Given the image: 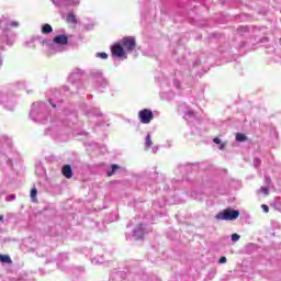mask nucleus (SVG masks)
Here are the masks:
<instances>
[{"label": "nucleus", "instance_id": "obj_1", "mask_svg": "<svg viewBox=\"0 0 281 281\" xmlns=\"http://www.w3.org/2000/svg\"><path fill=\"white\" fill-rule=\"evenodd\" d=\"M76 125H78V112L74 105H66L60 113L53 116L50 127L45 130L44 135L58 137L60 133H65V128H76Z\"/></svg>", "mask_w": 281, "mask_h": 281}, {"label": "nucleus", "instance_id": "obj_2", "mask_svg": "<svg viewBox=\"0 0 281 281\" xmlns=\"http://www.w3.org/2000/svg\"><path fill=\"white\" fill-rule=\"evenodd\" d=\"M82 76H85V71H82V69H75L68 77L70 86H64L61 90H55L54 98L48 100L53 109H60L63 104V99H60V95L63 93H65V95H69V93H78L80 87H82V82L80 81L82 80Z\"/></svg>", "mask_w": 281, "mask_h": 281}, {"label": "nucleus", "instance_id": "obj_3", "mask_svg": "<svg viewBox=\"0 0 281 281\" xmlns=\"http://www.w3.org/2000/svg\"><path fill=\"white\" fill-rule=\"evenodd\" d=\"M16 159H19V153L12 148L10 142L0 147V170H12Z\"/></svg>", "mask_w": 281, "mask_h": 281}, {"label": "nucleus", "instance_id": "obj_4", "mask_svg": "<svg viewBox=\"0 0 281 281\" xmlns=\"http://www.w3.org/2000/svg\"><path fill=\"white\" fill-rule=\"evenodd\" d=\"M10 25L11 27H19V22H10L9 18L2 15V18H0V43L14 45V33L10 30Z\"/></svg>", "mask_w": 281, "mask_h": 281}, {"label": "nucleus", "instance_id": "obj_5", "mask_svg": "<svg viewBox=\"0 0 281 281\" xmlns=\"http://www.w3.org/2000/svg\"><path fill=\"white\" fill-rule=\"evenodd\" d=\"M153 220L148 221V217L138 218V222L136 226L133 229L132 236L126 235V240H131V238H134V240H144L145 234H150L153 232Z\"/></svg>", "mask_w": 281, "mask_h": 281}, {"label": "nucleus", "instance_id": "obj_6", "mask_svg": "<svg viewBox=\"0 0 281 281\" xmlns=\"http://www.w3.org/2000/svg\"><path fill=\"white\" fill-rule=\"evenodd\" d=\"M47 113H49V109L46 103L35 102L31 106L29 117L37 124H45L47 122Z\"/></svg>", "mask_w": 281, "mask_h": 281}, {"label": "nucleus", "instance_id": "obj_7", "mask_svg": "<svg viewBox=\"0 0 281 281\" xmlns=\"http://www.w3.org/2000/svg\"><path fill=\"white\" fill-rule=\"evenodd\" d=\"M192 166H199V162H194V164L187 162L186 165H179L175 172L176 175H181L182 179L170 180L169 182L170 184H166L164 187V190H170V186H171V190H177V188H179V186H181V182L186 179V176L192 172Z\"/></svg>", "mask_w": 281, "mask_h": 281}, {"label": "nucleus", "instance_id": "obj_8", "mask_svg": "<svg viewBox=\"0 0 281 281\" xmlns=\"http://www.w3.org/2000/svg\"><path fill=\"white\" fill-rule=\"evenodd\" d=\"M90 78L95 91H99V93H104L106 87H109V79L104 76V72L100 69H91Z\"/></svg>", "mask_w": 281, "mask_h": 281}, {"label": "nucleus", "instance_id": "obj_9", "mask_svg": "<svg viewBox=\"0 0 281 281\" xmlns=\"http://www.w3.org/2000/svg\"><path fill=\"white\" fill-rule=\"evenodd\" d=\"M74 41H76L75 36L69 37L65 34H60L55 36L53 40H43L42 43L43 45H46L48 49H55V52H58V49H56L58 45H67V43H70V45H77Z\"/></svg>", "mask_w": 281, "mask_h": 281}, {"label": "nucleus", "instance_id": "obj_10", "mask_svg": "<svg viewBox=\"0 0 281 281\" xmlns=\"http://www.w3.org/2000/svg\"><path fill=\"white\" fill-rule=\"evenodd\" d=\"M167 203H179V200L170 201L166 198L155 200L151 204V210H154L156 214L151 215V221H155V216H164V214H166V210L164 207H166Z\"/></svg>", "mask_w": 281, "mask_h": 281}, {"label": "nucleus", "instance_id": "obj_11", "mask_svg": "<svg viewBox=\"0 0 281 281\" xmlns=\"http://www.w3.org/2000/svg\"><path fill=\"white\" fill-rule=\"evenodd\" d=\"M240 216V211L234 209H225L215 215L217 221H236Z\"/></svg>", "mask_w": 281, "mask_h": 281}, {"label": "nucleus", "instance_id": "obj_12", "mask_svg": "<svg viewBox=\"0 0 281 281\" xmlns=\"http://www.w3.org/2000/svg\"><path fill=\"white\" fill-rule=\"evenodd\" d=\"M236 34H238V36H243L244 38H251L258 34V26H238L236 29Z\"/></svg>", "mask_w": 281, "mask_h": 281}, {"label": "nucleus", "instance_id": "obj_13", "mask_svg": "<svg viewBox=\"0 0 281 281\" xmlns=\"http://www.w3.org/2000/svg\"><path fill=\"white\" fill-rule=\"evenodd\" d=\"M121 45L127 54H131L137 47V42L133 36H125L121 40Z\"/></svg>", "mask_w": 281, "mask_h": 281}, {"label": "nucleus", "instance_id": "obj_14", "mask_svg": "<svg viewBox=\"0 0 281 281\" xmlns=\"http://www.w3.org/2000/svg\"><path fill=\"white\" fill-rule=\"evenodd\" d=\"M138 117L142 124H150L155 114H153V110L144 109L138 112Z\"/></svg>", "mask_w": 281, "mask_h": 281}, {"label": "nucleus", "instance_id": "obj_15", "mask_svg": "<svg viewBox=\"0 0 281 281\" xmlns=\"http://www.w3.org/2000/svg\"><path fill=\"white\" fill-rule=\"evenodd\" d=\"M112 56H115L116 58H124L126 56V50H124V46L122 43H115L111 47Z\"/></svg>", "mask_w": 281, "mask_h": 281}, {"label": "nucleus", "instance_id": "obj_16", "mask_svg": "<svg viewBox=\"0 0 281 281\" xmlns=\"http://www.w3.org/2000/svg\"><path fill=\"white\" fill-rule=\"evenodd\" d=\"M56 262H57L58 269H61L63 271H65L64 265H67V262H69V254L67 252L59 254L57 256Z\"/></svg>", "mask_w": 281, "mask_h": 281}, {"label": "nucleus", "instance_id": "obj_17", "mask_svg": "<svg viewBox=\"0 0 281 281\" xmlns=\"http://www.w3.org/2000/svg\"><path fill=\"white\" fill-rule=\"evenodd\" d=\"M55 8H69L71 0H50Z\"/></svg>", "mask_w": 281, "mask_h": 281}, {"label": "nucleus", "instance_id": "obj_18", "mask_svg": "<svg viewBox=\"0 0 281 281\" xmlns=\"http://www.w3.org/2000/svg\"><path fill=\"white\" fill-rule=\"evenodd\" d=\"M61 175H64L66 179H71V177H74V170L71 169V166L70 165L63 166Z\"/></svg>", "mask_w": 281, "mask_h": 281}, {"label": "nucleus", "instance_id": "obj_19", "mask_svg": "<svg viewBox=\"0 0 281 281\" xmlns=\"http://www.w3.org/2000/svg\"><path fill=\"white\" fill-rule=\"evenodd\" d=\"M126 280V272H114L111 274L110 281H124Z\"/></svg>", "mask_w": 281, "mask_h": 281}, {"label": "nucleus", "instance_id": "obj_20", "mask_svg": "<svg viewBox=\"0 0 281 281\" xmlns=\"http://www.w3.org/2000/svg\"><path fill=\"white\" fill-rule=\"evenodd\" d=\"M0 262H2V265H12V258H10V255L0 254Z\"/></svg>", "mask_w": 281, "mask_h": 281}, {"label": "nucleus", "instance_id": "obj_21", "mask_svg": "<svg viewBox=\"0 0 281 281\" xmlns=\"http://www.w3.org/2000/svg\"><path fill=\"white\" fill-rule=\"evenodd\" d=\"M66 21H67V23H72L74 25H76V23H78V19H76V14H74L71 12L67 14Z\"/></svg>", "mask_w": 281, "mask_h": 281}, {"label": "nucleus", "instance_id": "obj_22", "mask_svg": "<svg viewBox=\"0 0 281 281\" xmlns=\"http://www.w3.org/2000/svg\"><path fill=\"white\" fill-rule=\"evenodd\" d=\"M272 47H273L272 52L280 54L281 53V38L274 40V46H272Z\"/></svg>", "mask_w": 281, "mask_h": 281}, {"label": "nucleus", "instance_id": "obj_23", "mask_svg": "<svg viewBox=\"0 0 281 281\" xmlns=\"http://www.w3.org/2000/svg\"><path fill=\"white\" fill-rule=\"evenodd\" d=\"M8 102H10L8 93L0 92V104H8Z\"/></svg>", "mask_w": 281, "mask_h": 281}, {"label": "nucleus", "instance_id": "obj_24", "mask_svg": "<svg viewBox=\"0 0 281 281\" xmlns=\"http://www.w3.org/2000/svg\"><path fill=\"white\" fill-rule=\"evenodd\" d=\"M258 249V246L254 243H250L248 245H246V252L247 254H254V251H256Z\"/></svg>", "mask_w": 281, "mask_h": 281}, {"label": "nucleus", "instance_id": "obj_25", "mask_svg": "<svg viewBox=\"0 0 281 281\" xmlns=\"http://www.w3.org/2000/svg\"><path fill=\"white\" fill-rule=\"evenodd\" d=\"M213 143L220 145L218 146L220 150H225V146H227V143H223V140H221V138L218 137H215L213 139Z\"/></svg>", "mask_w": 281, "mask_h": 281}, {"label": "nucleus", "instance_id": "obj_26", "mask_svg": "<svg viewBox=\"0 0 281 281\" xmlns=\"http://www.w3.org/2000/svg\"><path fill=\"white\" fill-rule=\"evenodd\" d=\"M52 32H54V29L49 24L42 26V34H52Z\"/></svg>", "mask_w": 281, "mask_h": 281}, {"label": "nucleus", "instance_id": "obj_27", "mask_svg": "<svg viewBox=\"0 0 281 281\" xmlns=\"http://www.w3.org/2000/svg\"><path fill=\"white\" fill-rule=\"evenodd\" d=\"M104 256H97L92 258V265H103Z\"/></svg>", "mask_w": 281, "mask_h": 281}, {"label": "nucleus", "instance_id": "obj_28", "mask_svg": "<svg viewBox=\"0 0 281 281\" xmlns=\"http://www.w3.org/2000/svg\"><path fill=\"white\" fill-rule=\"evenodd\" d=\"M145 148H153V137L150 134H147L145 137Z\"/></svg>", "mask_w": 281, "mask_h": 281}, {"label": "nucleus", "instance_id": "obj_29", "mask_svg": "<svg viewBox=\"0 0 281 281\" xmlns=\"http://www.w3.org/2000/svg\"><path fill=\"white\" fill-rule=\"evenodd\" d=\"M36 194H38V190H36V187H34L31 190V200L33 201V203H38V199L36 198Z\"/></svg>", "mask_w": 281, "mask_h": 281}, {"label": "nucleus", "instance_id": "obj_30", "mask_svg": "<svg viewBox=\"0 0 281 281\" xmlns=\"http://www.w3.org/2000/svg\"><path fill=\"white\" fill-rule=\"evenodd\" d=\"M86 113L87 115H97V117H100V115H102V113H100V111L95 108H91Z\"/></svg>", "mask_w": 281, "mask_h": 281}, {"label": "nucleus", "instance_id": "obj_31", "mask_svg": "<svg viewBox=\"0 0 281 281\" xmlns=\"http://www.w3.org/2000/svg\"><path fill=\"white\" fill-rule=\"evenodd\" d=\"M120 170V166L119 165H112L111 169L108 170V177H113V175H115V171Z\"/></svg>", "mask_w": 281, "mask_h": 281}, {"label": "nucleus", "instance_id": "obj_32", "mask_svg": "<svg viewBox=\"0 0 281 281\" xmlns=\"http://www.w3.org/2000/svg\"><path fill=\"white\" fill-rule=\"evenodd\" d=\"M35 173L38 176V177H43L45 176V168L41 165L36 166L35 168Z\"/></svg>", "mask_w": 281, "mask_h": 281}, {"label": "nucleus", "instance_id": "obj_33", "mask_svg": "<svg viewBox=\"0 0 281 281\" xmlns=\"http://www.w3.org/2000/svg\"><path fill=\"white\" fill-rule=\"evenodd\" d=\"M93 27H95V23H93V22H89L88 24H83V30L86 32H91V30H93Z\"/></svg>", "mask_w": 281, "mask_h": 281}, {"label": "nucleus", "instance_id": "obj_34", "mask_svg": "<svg viewBox=\"0 0 281 281\" xmlns=\"http://www.w3.org/2000/svg\"><path fill=\"white\" fill-rule=\"evenodd\" d=\"M261 164H262V160H260V158H258V157L254 158V160H252L254 168H260Z\"/></svg>", "mask_w": 281, "mask_h": 281}, {"label": "nucleus", "instance_id": "obj_35", "mask_svg": "<svg viewBox=\"0 0 281 281\" xmlns=\"http://www.w3.org/2000/svg\"><path fill=\"white\" fill-rule=\"evenodd\" d=\"M247 140V136H245V134H236V142H246Z\"/></svg>", "mask_w": 281, "mask_h": 281}, {"label": "nucleus", "instance_id": "obj_36", "mask_svg": "<svg viewBox=\"0 0 281 281\" xmlns=\"http://www.w3.org/2000/svg\"><path fill=\"white\" fill-rule=\"evenodd\" d=\"M97 58H101L102 60H106V58H109V54H106V53H97Z\"/></svg>", "mask_w": 281, "mask_h": 281}, {"label": "nucleus", "instance_id": "obj_37", "mask_svg": "<svg viewBox=\"0 0 281 281\" xmlns=\"http://www.w3.org/2000/svg\"><path fill=\"white\" fill-rule=\"evenodd\" d=\"M231 238L233 243H238V240H240V235L235 233L231 236Z\"/></svg>", "mask_w": 281, "mask_h": 281}, {"label": "nucleus", "instance_id": "obj_38", "mask_svg": "<svg viewBox=\"0 0 281 281\" xmlns=\"http://www.w3.org/2000/svg\"><path fill=\"white\" fill-rule=\"evenodd\" d=\"M270 38L269 36H263L261 38H259V41L257 42L258 44H265V43H269Z\"/></svg>", "mask_w": 281, "mask_h": 281}, {"label": "nucleus", "instance_id": "obj_39", "mask_svg": "<svg viewBox=\"0 0 281 281\" xmlns=\"http://www.w3.org/2000/svg\"><path fill=\"white\" fill-rule=\"evenodd\" d=\"M186 117H194V111H192L191 109H189L186 113H184Z\"/></svg>", "mask_w": 281, "mask_h": 281}, {"label": "nucleus", "instance_id": "obj_40", "mask_svg": "<svg viewBox=\"0 0 281 281\" xmlns=\"http://www.w3.org/2000/svg\"><path fill=\"white\" fill-rule=\"evenodd\" d=\"M261 192H262V194H265L266 196H268V194H269V187H261Z\"/></svg>", "mask_w": 281, "mask_h": 281}, {"label": "nucleus", "instance_id": "obj_41", "mask_svg": "<svg viewBox=\"0 0 281 281\" xmlns=\"http://www.w3.org/2000/svg\"><path fill=\"white\" fill-rule=\"evenodd\" d=\"M16 199L15 194H10L5 196V201L10 202V201H14Z\"/></svg>", "mask_w": 281, "mask_h": 281}, {"label": "nucleus", "instance_id": "obj_42", "mask_svg": "<svg viewBox=\"0 0 281 281\" xmlns=\"http://www.w3.org/2000/svg\"><path fill=\"white\" fill-rule=\"evenodd\" d=\"M265 183H267V186H271V177L270 176H265Z\"/></svg>", "mask_w": 281, "mask_h": 281}, {"label": "nucleus", "instance_id": "obj_43", "mask_svg": "<svg viewBox=\"0 0 281 281\" xmlns=\"http://www.w3.org/2000/svg\"><path fill=\"white\" fill-rule=\"evenodd\" d=\"M157 177H159L158 172L150 173V179H153V183H155V179H157Z\"/></svg>", "mask_w": 281, "mask_h": 281}, {"label": "nucleus", "instance_id": "obj_44", "mask_svg": "<svg viewBox=\"0 0 281 281\" xmlns=\"http://www.w3.org/2000/svg\"><path fill=\"white\" fill-rule=\"evenodd\" d=\"M274 207L278 210V212H281V201L276 202Z\"/></svg>", "mask_w": 281, "mask_h": 281}, {"label": "nucleus", "instance_id": "obj_45", "mask_svg": "<svg viewBox=\"0 0 281 281\" xmlns=\"http://www.w3.org/2000/svg\"><path fill=\"white\" fill-rule=\"evenodd\" d=\"M229 280H232V274H225V276L221 279V281H229Z\"/></svg>", "mask_w": 281, "mask_h": 281}, {"label": "nucleus", "instance_id": "obj_46", "mask_svg": "<svg viewBox=\"0 0 281 281\" xmlns=\"http://www.w3.org/2000/svg\"><path fill=\"white\" fill-rule=\"evenodd\" d=\"M81 0H70V5H80Z\"/></svg>", "mask_w": 281, "mask_h": 281}, {"label": "nucleus", "instance_id": "obj_47", "mask_svg": "<svg viewBox=\"0 0 281 281\" xmlns=\"http://www.w3.org/2000/svg\"><path fill=\"white\" fill-rule=\"evenodd\" d=\"M225 262H227V257H221L218 260L220 265H225Z\"/></svg>", "mask_w": 281, "mask_h": 281}, {"label": "nucleus", "instance_id": "obj_48", "mask_svg": "<svg viewBox=\"0 0 281 281\" xmlns=\"http://www.w3.org/2000/svg\"><path fill=\"white\" fill-rule=\"evenodd\" d=\"M261 209L263 210V212H265L266 214L269 213V205L262 204V205H261Z\"/></svg>", "mask_w": 281, "mask_h": 281}, {"label": "nucleus", "instance_id": "obj_49", "mask_svg": "<svg viewBox=\"0 0 281 281\" xmlns=\"http://www.w3.org/2000/svg\"><path fill=\"white\" fill-rule=\"evenodd\" d=\"M247 45V42H240L238 45V49H244V47Z\"/></svg>", "mask_w": 281, "mask_h": 281}, {"label": "nucleus", "instance_id": "obj_50", "mask_svg": "<svg viewBox=\"0 0 281 281\" xmlns=\"http://www.w3.org/2000/svg\"><path fill=\"white\" fill-rule=\"evenodd\" d=\"M201 65V59H196L195 63L193 64V67H199Z\"/></svg>", "mask_w": 281, "mask_h": 281}, {"label": "nucleus", "instance_id": "obj_51", "mask_svg": "<svg viewBox=\"0 0 281 281\" xmlns=\"http://www.w3.org/2000/svg\"><path fill=\"white\" fill-rule=\"evenodd\" d=\"M158 150H159V147H158V146H155V147H153V149H151V151H153L154 155L157 154Z\"/></svg>", "mask_w": 281, "mask_h": 281}, {"label": "nucleus", "instance_id": "obj_52", "mask_svg": "<svg viewBox=\"0 0 281 281\" xmlns=\"http://www.w3.org/2000/svg\"><path fill=\"white\" fill-rule=\"evenodd\" d=\"M134 223H137V218L131 220L130 224H127V227H128L130 225H133Z\"/></svg>", "mask_w": 281, "mask_h": 281}, {"label": "nucleus", "instance_id": "obj_53", "mask_svg": "<svg viewBox=\"0 0 281 281\" xmlns=\"http://www.w3.org/2000/svg\"><path fill=\"white\" fill-rule=\"evenodd\" d=\"M75 271H79L80 273H82V271H85V268L83 267H79V268H76Z\"/></svg>", "mask_w": 281, "mask_h": 281}, {"label": "nucleus", "instance_id": "obj_54", "mask_svg": "<svg viewBox=\"0 0 281 281\" xmlns=\"http://www.w3.org/2000/svg\"><path fill=\"white\" fill-rule=\"evenodd\" d=\"M209 276H211L212 278H214V276H216V270H212Z\"/></svg>", "mask_w": 281, "mask_h": 281}, {"label": "nucleus", "instance_id": "obj_55", "mask_svg": "<svg viewBox=\"0 0 281 281\" xmlns=\"http://www.w3.org/2000/svg\"><path fill=\"white\" fill-rule=\"evenodd\" d=\"M0 223H5V216L0 215Z\"/></svg>", "mask_w": 281, "mask_h": 281}, {"label": "nucleus", "instance_id": "obj_56", "mask_svg": "<svg viewBox=\"0 0 281 281\" xmlns=\"http://www.w3.org/2000/svg\"><path fill=\"white\" fill-rule=\"evenodd\" d=\"M0 65H3V58L0 57Z\"/></svg>", "mask_w": 281, "mask_h": 281}, {"label": "nucleus", "instance_id": "obj_57", "mask_svg": "<svg viewBox=\"0 0 281 281\" xmlns=\"http://www.w3.org/2000/svg\"><path fill=\"white\" fill-rule=\"evenodd\" d=\"M221 53H222V54H225V50L221 49Z\"/></svg>", "mask_w": 281, "mask_h": 281}, {"label": "nucleus", "instance_id": "obj_58", "mask_svg": "<svg viewBox=\"0 0 281 281\" xmlns=\"http://www.w3.org/2000/svg\"><path fill=\"white\" fill-rule=\"evenodd\" d=\"M80 135H87V133H80Z\"/></svg>", "mask_w": 281, "mask_h": 281}, {"label": "nucleus", "instance_id": "obj_59", "mask_svg": "<svg viewBox=\"0 0 281 281\" xmlns=\"http://www.w3.org/2000/svg\"><path fill=\"white\" fill-rule=\"evenodd\" d=\"M182 60H186V57H182Z\"/></svg>", "mask_w": 281, "mask_h": 281}, {"label": "nucleus", "instance_id": "obj_60", "mask_svg": "<svg viewBox=\"0 0 281 281\" xmlns=\"http://www.w3.org/2000/svg\"><path fill=\"white\" fill-rule=\"evenodd\" d=\"M49 261H46V263H48Z\"/></svg>", "mask_w": 281, "mask_h": 281}]
</instances>
